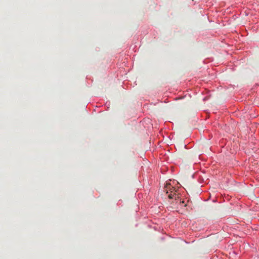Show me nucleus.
I'll list each match as a JSON object with an SVG mask.
<instances>
[{
  "instance_id": "obj_1",
  "label": "nucleus",
  "mask_w": 259,
  "mask_h": 259,
  "mask_svg": "<svg viewBox=\"0 0 259 259\" xmlns=\"http://www.w3.org/2000/svg\"><path fill=\"white\" fill-rule=\"evenodd\" d=\"M164 191L168 194L167 196L169 199L175 198L176 199V189L170 184H166L164 188Z\"/></svg>"
}]
</instances>
